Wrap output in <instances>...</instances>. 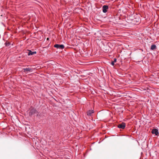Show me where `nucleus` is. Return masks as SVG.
Listing matches in <instances>:
<instances>
[{"label":"nucleus","mask_w":159,"mask_h":159,"mask_svg":"<svg viewBox=\"0 0 159 159\" xmlns=\"http://www.w3.org/2000/svg\"><path fill=\"white\" fill-rule=\"evenodd\" d=\"M23 70H24V72H31L33 71V69L31 68H24Z\"/></svg>","instance_id":"4"},{"label":"nucleus","mask_w":159,"mask_h":159,"mask_svg":"<svg viewBox=\"0 0 159 159\" xmlns=\"http://www.w3.org/2000/svg\"><path fill=\"white\" fill-rule=\"evenodd\" d=\"M156 48V46L155 45H152L151 47V49L152 50L155 49Z\"/></svg>","instance_id":"9"},{"label":"nucleus","mask_w":159,"mask_h":159,"mask_svg":"<svg viewBox=\"0 0 159 159\" xmlns=\"http://www.w3.org/2000/svg\"><path fill=\"white\" fill-rule=\"evenodd\" d=\"M108 9L107 6L104 5L102 7V11L104 13H106L107 11V9Z\"/></svg>","instance_id":"5"},{"label":"nucleus","mask_w":159,"mask_h":159,"mask_svg":"<svg viewBox=\"0 0 159 159\" xmlns=\"http://www.w3.org/2000/svg\"><path fill=\"white\" fill-rule=\"evenodd\" d=\"M116 59L115 58L114 59V61L111 62V64L113 66H114V63L116 62Z\"/></svg>","instance_id":"10"},{"label":"nucleus","mask_w":159,"mask_h":159,"mask_svg":"<svg viewBox=\"0 0 159 159\" xmlns=\"http://www.w3.org/2000/svg\"><path fill=\"white\" fill-rule=\"evenodd\" d=\"M36 52L35 51L32 52L30 50V51H29V52L28 53V56L32 55H34V54H36Z\"/></svg>","instance_id":"7"},{"label":"nucleus","mask_w":159,"mask_h":159,"mask_svg":"<svg viewBox=\"0 0 159 159\" xmlns=\"http://www.w3.org/2000/svg\"><path fill=\"white\" fill-rule=\"evenodd\" d=\"M6 45L7 46H8V45H7V44H6Z\"/></svg>","instance_id":"12"},{"label":"nucleus","mask_w":159,"mask_h":159,"mask_svg":"<svg viewBox=\"0 0 159 159\" xmlns=\"http://www.w3.org/2000/svg\"><path fill=\"white\" fill-rule=\"evenodd\" d=\"M152 134H155L156 135H157L159 133L158 130L156 129L152 130Z\"/></svg>","instance_id":"6"},{"label":"nucleus","mask_w":159,"mask_h":159,"mask_svg":"<svg viewBox=\"0 0 159 159\" xmlns=\"http://www.w3.org/2000/svg\"><path fill=\"white\" fill-rule=\"evenodd\" d=\"M93 113V110H89L87 111V115L88 116H91L92 113Z\"/></svg>","instance_id":"8"},{"label":"nucleus","mask_w":159,"mask_h":159,"mask_svg":"<svg viewBox=\"0 0 159 159\" xmlns=\"http://www.w3.org/2000/svg\"><path fill=\"white\" fill-rule=\"evenodd\" d=\"M54 47L57 49H62L64 48V46L62 44H56L54 45Z\"/></svg>","instance_id":"1"},{"label":"nucleus","mask_w":159,"mask_h":159,"mask_svg":"<svg viewBox=\"0 0 159 159\" xmlns=\"http://www.w3.org/2000/svg\"><path fill=\"white\" fill-rule=\"evenodd\" d=\"M37 112L36 110L35 109L33 108L30 110V111L29 113V116H31L36 113Z\"/></svg>","instance_id":"2"},{"label":"nucleus","mask_w":159,"mask_h":159,"mask_svg":"<svg viewBox=\"0 0 159 159\" xmlns=\"http://www.w3.org/2000/svg\"><path fill=\"white\" fill-rule=\"evenodd\" d=\"M48 38L47 39V40H48Z\"/></svg>","instance_id":"11"},{"label":"nucleus","mask_w":159,"mask_h":159,"mask_svg":"<svg viewBox=\"0 0 159 159\" xmlns=\"http://www.w3.org/2000/svg\"><path fill=\"white\" fill-rule=\"evenodd\" d=\"M125 127V124L124 122H122L118 125V127L119 128L124 129Z\"/></svg>","instance_id":"3"}]
</instances>
